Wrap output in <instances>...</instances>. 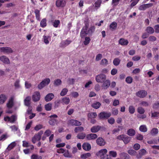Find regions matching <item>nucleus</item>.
I'll return each mask as SVG.
<instances>
[{
    "label": "nucleus",
    "mask_w": 159,
    "mask_h": 159,
    "mask_svg": "<svg viewBox=\"0 0 159 159\" xmlns=\"http://www.w3.org/2000/svg\"><path fill=\"white\" fill-rule=\"evenodd\" d=\"M89 24L87 22H85V26L83 27L80 32V36L81 38H84L88 34L87 30L89 26Z\"/></svg>",
    "instance_id": "1"
},
{
    "label": "nucleus",
    "mask_w": 159,
    "mask_h": 159,
    "mask_svg": "<svg viewBox=\"0 0 159 159\" xmlns=\"http://www.w3.org/2000/svg\"><path fill=\"white\" fill-rule=\"evenodd\" d=\"M117 139L123 141L125 144H127L130 141L131 138L126 135L122 134L118 136Z\"/></svg>",
    "instance_id": "2"
},
{
    "label": "nucleus",
    "mask_w": 159,
    "mask_h": 159,
    "mask_svg": "<svg viewBox=\"0 0 159 159\" xmlns=\"http://www.w3.org/2000/svg\"><path fill=\"white\" fill-rule=\"evenodd\" d=\"M50 82L49 78H46L43 80L38 84V87L39 89H41L46 85H48Z\"/></svg>",
    "instance_id": "3"
},
{
    "label": "nucleus",
    "mask_w": 159,
    "mask_h": 159,
    "mask_svg": "<svg viewBox=\"0 0 159 159\" xmlns=\"http://www.w3.org/2000/svg\"><path fill=\"white\" fill-rule=\"evenodd\" d=\"M43 133L42 130H40L37 134H35L33 137L32 140V143L34 144L36 141L40 140L41 138V136Z\"/></svg>",
    "instance_id": "4"
},
{
    "label": "nucleus",
    "mask_w": 159,
    "mask_h": 159,
    "mask_svg": "<svg viewBox=\"0 0 159 159\" xmlns=\"http://www.w3.org/2000/svg\"><path fill=\"white\" fill-rule=\"evenodd\" d=\"M111 115L110 112L103 111L100 112L98 115L100 119H107Z\"/></svg>",
    "instance_id": "5"
},
{
    "label": "nucleus",
    "mask_w": 159,
    "mask_h": 159,
    "mask_svg": "<svg viewBox=\"0 0 159 159\" xmlns=\"http://www.w3.org/2000/svg\"><path fill=\"white\" fill-rule=\"evenodd\" d=\"M57 116L56 114H54L51 115L49 116L50 119L48 123L51 125H54L57 122V120L53 118L57 117Z\"/></svg>",
    "instance_id": "6"
},
{
    "label": "nucleus",
    "mask_w": 159,
    "mask_h": 159,
    "mask_svg": "<svg viewBox=\"0 0 159 159\" xmlns=\"http://www.w3.org/2000/svg\"><path fill=\"white\" fill-rule=\"evenodd\" d=\"M106 79V76L104 74H100L97 75L95 77L96 81L98 83H103Z\"/></svg>",
    "instance_id": "7"
},
{
    "label": "nucleus",
    "mask_w": 159,
    "mask_h": 159,
    "mask_svg": "<svg viewBox=\"0 0 159 159\" xmlns=\"http://www.w3.org/2000/svg\"><path fill=\"white\" fill-rule=\"evenodd\" d=\"M66 4L65 0H57L56 1V6L58 8H64Z\"/></svg>",
    "instance_id": "8"
},
{
    "label": "nucleus",
    "mask_w": 159,
    "mask_h": 159,
    "mask_svg": "<svg viewBox=\"0 0 159 159\" xmlns=\"http://www.w3.org/2000/svg\"><path fill=\"white\" fill-rule=\"evenodd\" d=\"M147 94V92L144 90H140L136 93V95L141 98H145Z\"/></svg>",
    "instance_id": "9"
},
{
    "label": "nucleus",
    "mask_w": 159,
    "mask_h": 159,
    "mask_svg": "<svg viewBox=\"0 0 159 159\" xmlns=\"http://www.w3.org/2000/svg\"><path fill=\"white\" fill-rule=\"evenodd\" d=\"M82 124L81 123L77 120L71 119L68 122V125L72 126H80Z\"/></svg>",
    "instance_id": "10"
},
{
    "label": "nucleus",
    "mask_w": 159,
    "mask_h": 159,
    "mask_svg": "<svg viewBox=\"0 0 159 159\" xmlns=\"http://www.w3.org/2000/svg\"><path fill=\"white\" fill-rule=\"evenodd\" d=\"M33 101L34 102L39 101L40 98V94L39 91L34 92L32 97Z\"/></svg>",
    "instance_id": "11"
},
{
    "label": "nucleus",
    "mask_w": 159,
    "mask_h": 159,
    "mask_svg": "<svg viewBox=\"0 0 159 159\" xmlns=\"http://www.w3.org/2000/svg\"><path fill=\"white\" fill-rule=\"evenodd\" d=\"M107 150L106 149H102L96 153V155L98 157H100L101 159L103 158L106 154L107 153Z\"/></svg>",
    "instance_id": "12"
},
{
    "label": "nucleus",
    "mask_w": 159,
    "mask_h": 159,
    "mask_svg": "<svg viewBox=\"0 0 159 159\" xmlns=\"http://www.w3.org/2000/svg\"><path fill=\"white\" fill-rule=\"evenodd\" d=\"M147 153L146 150L144 148H142L139 151V154L136 155V157L138 159H140Z\"/></svg>",
    "instance_id": "13"
},
{
    "label": "nucleus",
    "mask_w": 159,
    "mask_h": 159,
    "mask_svg": "<svg viewBox=\"0 0 159 159\" xmlns=\"http://www.w3.org/2000/svg\"><path fill=\"white\" fill-rule=\"evenodd\" d=\"M0 50L1 52L8 54L12 53L13 52L11 48L7 47H1L0 48Z\"/></svg>",
    "instance_id": "14"
},
{
    "label": "nucleus",
    "mask_w": 159,
    "mask_h": 159,
    "mask_svg": "<svg viewBox=\"0 0 159 159\" xmlns=\"http://www.w3.org/2000/svg\"><path fill=\"white\" fill-rule=\"evenodd\" d=\"M153 5V4L152 3L142 4L139 6V9L140 10L144 11L147 8L151 7Z\"/></svg>",
    "instance_id": "15"
},
{
    "label": "nucleus",
    "mask_w": 159,
    "mask_h": 159,
    "mask_svg": "<svg viewBox=\"0 0 159 159\" xmlns=\"http://www.w3.org/2000/svg\"><path fill=\"white\" fill-rule=\"evenodd\" d=\"M97 135L94 133H91L88 134L86 136V139L88 140H94L97 138Z\"/></svg>",
    "instance_id": "16"
},
{
    "label": "nucleus",
    "mask_w": 159,
    "mask_h": 159,
    "mask_svg": "<svg viewBox=\"0 0 159 159\" xmlns=\"http://www.w3.org/2000/svg\"><path fill=\"white\" fill-rule=\"evenodd\" d=\"M96 143L98 145L100 146H103L106 144L105 140L102 137L98 138L97 139Z\"/></svg>",
    "instance_id": "17"
},
{
    "label": "nucleus",
    "mask_w": 159,
    "mask_h": 159,
    "mask_svg": "<svg viewBox=\"0 0 159 159\" xmlns=\"http://www.w3.org/2000/svg\"><path fill=\"white\" fill-rule=\"evenodd\" d=\"M72 41L71 40L66 39L61 42L60 44V47L61 48H64L70 44Z\"/></svg>",
    "instance_id": "18"
},
{
    "label": "nucleus",
    "mask_w": 159,
    "mask_h": 159,
    "mask_svg": "<svg viewBox=\"0 0 159 159\" xmlns=\"http://www.w3.org/2000/svg\"><path fill=\"white\" fill-rule=\"evenodd\" d=\"M101 127L100 125L93 126L90 129L91 132L96 133L98 132L101 129Z\"/></svg>",
    "instance_id": "19"
},
{
    "label": "nucleus",
    "mask_w": 159,
    "mask_h": 159,
    "mask_svg": "<svg viewBox=\"0 0 159 159\" xmlns=\"http://www.w3.org/2000/svg\"><path fill=\"white\" fill-rule=\"evenodd\" d=\"M0 60L6 64H9L10 61L8 58L5 56H2L0 57Z\"/></svg>",
    "instance_id": "20"
},
{
    "label": "nucleus",
    "mask_w": 159,
    "mask_h": 159,
    "mask_svg": "<svg viewBox=\"0 0 159 159\" xmlns=\"http://www.w3.org/2000/svg\"><path fill=\"white\" fill-rule=\"evenodd\" d=\"M82 147L83 149L86 151H89L91 149V145L88 143H84L82 145Z\"/></svg>",
    "instance_id": "21"
},
{
    "label": "nucleus",
    "mask_w": 159,
    "mask_h": 159,
    "mask_svg": "<svg viewBox=\"0 0 159 159\" xmlns=\"http://www.w3.org/2000/svg\"><path fill=\"white\" fill-rule=\"evenodd\" d=\"M128 43V41L124 38H120L119 41V43L122 46H126Z\"/></svg>",
    "instance_id": "22"
},
{
    "label": "nucleus",
    "mask_w": 159,
    "mask_h": 159,
    "mask_svg": "<svg viewBox=\"0 0 159 159\" xmlns=\"http://www.w3.org/2000/svg\"><path fill=\"white\" fill-rule=\"evenodd\" d=\"M54 96L52 93L48 94L45 98V100L46 102H49L51 101L54 98Z\"/></svg>",
    "instance_id": "23"
},
{
    "label": "nucleus",
    "mask_w": 159,
    "mask_h": 159,
    "mask_svg": "<svg viewBox=\"0 0 159 159\" xmlns=\"http://www.w3.org/2000/svg\"><path fill=\"white\" fill-rule=\"evenodd\" d=\"M87 116L88 120H89L91 119L96 118L97 116V114L95 112H90L88 113Z\"/></svg>",
    "instance_id": "24"
},
{
    "label": "nucleus",
    "mask_w": 159,
    "mask_h": 159,
    "mask_svg": "<svg viewBox=\"0 0 159 159\" xmlns=\"http://www.w3.org/2000/svg\"><path fill=\"white\" fill-rule=\"evenodd\" d=\"M13 101V97H11L7 104V106L8 108H10L12 107L14 105Z\"/></svg>",
    "instance_id": "25"
},
{
    "label": "nucleus",
    "mask_w": 159,
    "mask_h": 159,
    "mask_svg": "<svg viewBox=\"0 0 159 159\" xmlns=\"http://www.w3.org/2000/svg\"><path fill=\"white\" fill-rule=\"evenodd\" d=\"M145 31L149 34H151L154 33V30L152 27L148 26L146 28Z\"/></svg>",
    "instance_id": "26"
},
{
    "label": "nucleus",
    "mask_w": 159,
    "mask_h": 159,
    "mask_svg": "<svg viewBox=\"0 0 159 159\" xmlns=\"http://www.w3.org/2000/svg\"><path fill=\"white\" fill-rule=\"evenodd\" d=\"M101 103L98 102H95L91 104V107L95 109L99 108L101 106Z\"/></svg>",
    "instance_id": "27"
},
{
    "label": "nucleus",
    "mask_w": 159,
    "mask_h": 159,
    "mask_svg": "<svg viewBox=\"0 0 159 159\" xmlns=\"http://www.w3.org/2000/svg\"><path fill=\"white\" fill-rule=\"evenodd\" d=\"M31 99V97L29 96L27 97L24 99V104L26 106H28L30 105Z\"/></svg>",
    "instance_id": "28"
},
{
    "label": "nucleus",
    "mask_w": 159,
    "mask_h": 159,
    "mask_svg": "<svg viewBox=\"0 0 159 159\" xmlns=\"http://www.w3.org/2000/svg\"><path fill=\"white\" fill-rule=\"evenodd\" d=\"M102 87L105 89H107L110 85V81L109 80H107L103 82Z\"/></svg>",
    "instance_id": "29"
},
{
    "label": "nucleus",
    "mask_w": 159,
    "mask_h": 159,
    "mask_svg": "<svg viewBox=\"0 0 159 159\" xmlns=\"http://www.w3.org/2000/svg\"><path fill=\"white\" fill-rule=\"evenodd\" d=\"M95 27L94 26H91L87 31V33L89 35H91L94 32Z\"/></svg>",
    "instance_id": "30"
},
{
    "label": "nucleus",
    "mask_w": 159,
    "mask_h": 159,
    "mask_svg": "<svg viewBox=\"0 0 159 159\" xmlns=\"http://www.w3.org/2000/svg\"><path fill=\"white\" fill-rule=\"evenodd\" d=\"M7 98L6 96L3 94L0 95V104H3L6 101Z\"/></svg>",
    "instance_id": "31"
},
{
    "label": "nucleus",
    "mask_w": 159,
    "mask_h": 159,
    "mask_svg": "<svg viewBox=\"0 0 159 159\" xmlns=\"http://www.w3.org/2000/svg\"><path fill=\"white\" fill-rule=\"evenodd\" d=\"M127 134L129 136H133L135 135V132L134 129H130L128 130Z\"/></svg>",
    "instance_id": "32"
},
{
    "label": "nucleus",
    "mask_w": 159,
    "mask_h": 159,
    "mask_svg": "<svg viewBox=\"0 0 159 159\" xmlns=\"http://www.w3.org/2000/svg\"><path fill=\"white\" fill-rule=\"evenodd\" d=\"M47 25V20L46 18H44L42 19L40 22V26L42 28H44Z\"/></svg>",
    "instance_id": "33"
},
{
    "label": "nucleus",
    "mask_w": 159,
    "mask_h": 159,
    "mask_svg": "<svg viewBox=\"0 0 159 159\" xmlns=\"http://www.w3.org/2000/svg\"><path fill=\"white\" fill-rule=\"evenodd\" d=\"M86 134L84 133H81L78 134L77 136V137L78 139H83L86 138Z\"/></svg>",
    "instance_id": "34"
},
{
    "label": "nucleus",
    "mask_w": 159,
    "mask_h": 159,
    "mask_svg": "<svg viewBox=\"0 0 159 159\" xmlns=\"http://www.w3.org/2000/svg\"><path fill=\"white\" fill-rule=\"evenodd\" d=\"M16 145V143L13 142L11 143L7 147V149L8 151H10Z\"/></svg>",
    "instance_id": "35"
},
{
    "label": "nucleus",
    "mask_w": 159,
    "mask_h": 159,
    "mask_svg": "<svg viewBox=\"0 0 159 159\" xmlns=\"http://www.w3.org/2000/svg\"><path fill=\"white\" fill-rule=\"evenodd\" d=\"M84 130V128L82 126H78L76 127L74 129L75 132L77 133L79 132H82Z\"/></svg>",
    "instance_id": "36"
},
{
    "label": "nucleus",
    "mask_w": 159,
    "mask_h": 159,
    "mask_svg": "<svg viewBox=\"0 0 159 159\" xmlns=\"http://www.w3.org/2000/svg\"><path fill=\"white\" fill-rule=\"evenodd\" d=\"M91 156V154L90 153H87L82 154L80 157L82 159H86L90 157Z\"/></svg>",
    "instance_id": "37"
},
{
    "label": "nucleus",
    "mask_w": 159,
    "mask_h": 159,
    "mask_svg": "<svg viewBox=\"0 0 159 159\" xmlns=\"http://www.w3.org/2000/svg\"><path fill=\"white\" fill-rule=\"evenodd\" d=\"M139 129L140 131L143 132H145L147 131L146 126L144 125H141L139 128Z\"/></svg>",
    "instance_id": "38"
},
{
    "label": "nucleus",
    "mask_w": 159,
    "mask_h": 159,
    "mask_svg": "<svg viewBox=\"0 0 159 159\" xmlns=\"http://www.w3.org/2000/svg\"><path fill=\"white\" fill-rule=\"evenodd\" d=\"M120 60L118 58H115L113 61V64L115 66H118L120 63Z\"/></svg>",
    "instance_id": "39"
},
{
    "label": "nucleus",
    "mask_w": 159,
    "mask_h": 159,
    "mask_svg": "<svg viewBox=\"0 0 159 159\" xmlns=\"http://www.w3.org/2000/svg\"><path fill=\"white\" fill-rule=\"evenodd\" d=\"M34 13L35 14V17L36 18V19L39 20V19H40V11L38 9H36L34 11Z\"/></svg>",
    "instance_id": "40"
},
{
    "label": "nucleus",
    "mask_w": 159,
    "mask_h": 159,
    "mask_svg": "<svg viewBox=\"0 0 159 159\" xmlns=\"http://www.w3.org/2000/svg\"><path fill=\"white\" fill-rule=\"evenodd\" d=\"M62 101L63 103L67 105L69 103L70 99L69 98L65 97L62 99Z\"/></svg>",
    "instance_id": "41"
},
{
    "label": "nucleus",
    "mask_w": 159,
    "mask_h": 159,
    "mask_svg": "<svg viewBox=\"0 0 159 159\" xmlns=\"http://www.w3.org/2000/svg\"><path fill=\"white\" fill-rule=\"evenodd\" d=\"M52 104L48 103L45 105V108L47 111H49L52 109Z\"/></svg>",
    "instance_id": "42"
},
{
    "label": "nucleus",
    "mask_w": 159,
    "mask_h": 159,
    "mask_svg": "<svg viewBox=\"0 0 159 159\" xmlns=\"http://www.w3.org/2000/svg\"><path fill=\"white\" fill-rule=\"evenodd\" d=\"M158 132V130L157 128H153L151 131V133L152 135H155L157 134Z\"/></svg>",
    "instance_id": "43"
},
{
    "label": "nucleus",
    "mask_w": 159,
    "mask_h": 159,
    "mask_svg": "<svg viewBox=\"0 0 159 159\" xmlns=\"http://www.w3.org/2000/svg\"><path fill=\"white\" fill-rule=\"evenodd\" d=\"M60 24V21L59 20H55L52 23V25L54 27L57 28Z\"/></svg>",
    "instance_id": "44"
},
{
    "label": "nucleus",
    "mask_w": 159,
    "mask_h": 159,
    "mask_svg": "<svg viewBox=\"0 0 159 159\" xmlns=\"http://www.w3.org/2000/svg\"><path fill=\"white\" fill-rule=\"evenodd\" d=\"M128 110L129 112L131 114H134L135 111V107L133 106H129Z\"/></svg>",
    "instance_id": "45"
},
{
    "label": "nucleus",
    "mask_w": 159,
    "mask_h": 159,
    "mask_svg": "<svg viewBox=\"0 0 159 159\" xmlns=\"http://www.w3.org/2000/svg\"><path fill=\"white\" fill-rule=\"evenodd\" d=\"M43 41L44 43L46 44H48L49 43V41H48V39H50V37L49 36H46L45 35H44L43 36Z\"/></svg>",
    "instance_id": "46"
},
{
    "label": "nucleus",
    "mask_w": 159,
    "mask_h": 159,
    "mask_svg": "<svg viewBox=\"0 0 159 159\" xmlns=\"http://www.w3.org/2000/svg\"><path fill=\"white\" fill-rule=\"evenodd\" d=\"M102 3V0H97V1L94 3L95 7L97 8L99 7Z\"/></svg>",
    "instance_id": "47"
},
{
    "label": "nucleus",
    "mask_w": 159,
    "mask_h": 159,
    "mask_svg": "<svg viewBox=\"0 0 159 159\" xmlns=\"http://www.w3.org/2000/svg\"><path fill=\"white\" fill-rule=\"evenodd\" d=\"M63 155L66 157L72 158L73 157L71 154L69 152L68 150L63 154Z\"/></svg>",
    "instance_id": "48"
},
{
    "label": "nucleus",
    "mask_w": 159,
    "mask_h": 159,
    "mask_svg": "<svg viewBox=\"0 0 159 159\" xmlns=\"http://www.w3.org/2000/svg\"><path fill=\"white\" fill-rule=\"evenodd\" d=\"M117 152H116L114 151H110L109 152V156H111L113 157H115L117 156Z\"/></svg>",
    "instance_id": "49"
},
{
    "label": "nucleus",
    "mask_w": 159,
    "mask_h": 159,
    "mask_svg": "<svg viewBox=\"0 0 159 159\" xmlns=\"http://www.w3.org/2000/svg\"><path fill=\"white\" fill-rule=\"evenodd\" d=\"M31 159H42V157L36 154H33L31 157Z\"/></svg>",
    "instance_id": "50"
},
{
    "label": "nucleus",
    "mask_w": 159,
    "mask_h": 159,
    "mask_svg": "<svg viewBox=\"0 0 159 159\" xmlns=\"http://www.w3.org/2000/svg\"><path fill=\"white\" fill-rule=\"evenodd\" d=\"M61 83V81L59 79L54 80V85L55 86H57L60 85Z\"/></svg>",
    "instance_id": "51"
},
{
    "label": "nucleus",
    "mask_w": 159,
    "mask_h": 159,
    "mask_svg": "<svg viewBox=\"0 0 159 159\" xmlns=\"http://www.w3.org/2000/svg\"><path fill=\"white\" fill-rule=\"evenodd\" d=\"M120 157L125 159H127L128 158V155L126 153L122 152L120 154Z\"/></svg>",
    "instance_id": "52"
},
{
    "label": "nucleus",
    "mask_w": 159,
    "mask_h": 159,
    "mask_svg": "<svg viewBox=\"0 0 159 159\" xmlns=\"http://www.w3.org/2000/svg\"><path fill=\"white\" fill-rule=\"evenodd\" d=\"M90 41V39L89 37H86L85 38V40L84 41V44L85 45H87L89 44Z\"/></svg>",
    "instance_id": "53"
},
{
    "label": "nucleus",
    "mask_w": 159,
    "mask_h": 159,
    "mask_svg": "<svg viewBox=\"0 0 159 159\" xmlns=\"http://www.w3.org/2000/svg\"><path fill=\"white\" fill-rule=\"evenodd\" d=\"M108 64L107 60L106 58L102 59L100 63V64L102 65L106 66Z\"/></svg>",
    "instance_id": "54"
},
{
    "label": "nucleus",
    "mask_w": 159,
    "mask_h": 159,
    "mask_svg": "<svg viewBox=\"0 0 159 159\" xmlns=\"http://www.w3.org/2000/svg\"><path fill=\"white\" fill-rule=\"evenodd\" d=\"M152 116L157 119L159 117V112H155L151 113Z\"/></svg>",
    "instance_id": "55"
},
{
    "label": "nucleus",
    "mask_w": 159,
    "mask_h": 159,
    "mask_svg": "<svg viewBox=\"0 0 159 159\" xmlns=\"http://www.w3.org/2000/svg\"><path fill=\"white\" fill-rule=\"evenodd\" d=\"M138 112L140 114H143L145 112L144 109L141 107H139L137 108Z\"/></svg>",
    "instance_id": "56"
},
{
    "label": "nucleus",
    "mask_w": 159,
    "mask_h": 159,
    "mask_svg": "<svg viewBox=\"0 0 159 159\" xmlns=\"http://www.w3.org/2000/svg\"><path fill=\"white\" fill-rule=\"evenodd\" d=\"M133 81V79L131 76H128L126 78L125 81L128 84H131Z\"/></svg>",
    "instance_id": "57"
},
{
    "label": "nucleus",
    "mask_w": 159,
    "mask_h": 159,
    "mask_svg": "<svg viewBox=\"0 0 159 159\" xmlns=\"http://www.w3.org/2000/svg\"><path fill=\"white\" fill-rule=\"evenodd\" d=\"M117 23L115 22H113L110 24V28H112L113 29H116L117 27Z\"/></svg>",
    "instance_id": "58"
},
{
    "label": "nucleus",
    "mask_w": 159,
    "mask_h": 159,
    "mask_svg": "<svg viewBox=\"0 0 159 159\" xmlns=\"http://www.w3.org/2000/svg\"><path fill=\"white\" fill-rule=\"evenodd\" d=\"M10 117L9 121L11 123H14L16 120V116L14 115H12Z\"/></svg>",
    "instance_id": "59"
},
{
    "label": "nucleus",
    "mask_w": 159,
    "mask_h": 159,
    "mask_svg": "<svg viewBox=\"0 0 159 159\" xmlns=\"http://www.w3.org/2000/svg\"><path fill=\"white\" fill-rule=\"evenodd\" d=\"M68 92V89L66 88L63 89L60 93V95L61 96H64L66 95Z\"/></svg>",
    "instance_id": "60"
},
{
    "label": "nucleus",
    "mask_w": 159,
    "mask_h": 159,
    "mask_svg": "<svg viewBox=\"0 0 159 159\" xmlns=\"http://www.w3.org/2000/svg\"><path fill=\"white\" fill-rule=\"evenodd\" d=\"M75 81V79L73 78H69L68 82L70 85L74 84Z\"/></svg>",
    "instance_id": "61"
},
{
    "label": "nucleus",
    "mask_w": 159,
    "mask_h": 159,
    "mask_svg": "<svg viewBox=\"0 0 159 159\" xmlns=\"http://www.w3.org/2000/svg\"><path fill=\"white\" fill-rule=\"evenodd\" d=\"M7 138V134H3L0 137V141H3L6 139Z\"/></svg>",
    "instance_id": "62"
},
{
    "label": "nucleus",
    "mask_w": 159,
    "mask_h": 159,
    "mask_svg": "<svg viewBox=\"0 0 159 159\" xmlns=\"http://www.w3.org/2000/svg\"><path fill=\"white\" fill-rule=\"evenodd\" d=\"M148 40L150 42H154L157 40V38L154 36H150L148 38Z\"/></svg>",
    "instance_id": "63"
},
{
    "label": "nucleus",
    "mask_w": 159,
    "mask_h": 159,
    "mask_svg": "<svg viewBox=\"0 0 159 159\" xmlns=\"http://www.w3.org/2000/svg\"><path fill=\"white\" fill-rule=\"evenodd\" d=\"M155 32L156 33H159V24L155 25L154 26Z\"/></svg>",
    "instance_id": "64"
}]
</instances>
